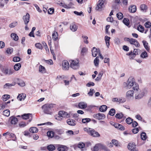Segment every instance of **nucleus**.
<instances>
[{"label":"nucleus","instance_id":"473e14b6","mask_svg":"<svg viewBox=\"0 0 151 151\" xmlns=\"http://www.w3.org/2000/svg\"><path fill=\"white\" fill-rule=\"evenodd\" d=\"M140 57L142 58H146L148 57V55L147 52L145 51L142 52L141 55Z\"/></svg>","mask_w":151,"mask_h":151},{"label":"nucleus","instance_id":"5701e85b","mask_svg":"<svg viewBox=\"0 0 151 151\" xmlns=\"http://www.w3.org/2000/svg\"><path fill=\"white\" fill-rule=\"evenodd\" d=\"M32 114H24L22 115V119H27L29 118L30 117H32Z\"/></svg>","mask_w":151,"mask_h":151},{"label":"nucleus","instance_id":"3c124183","mask_svg":"<svg viewBox=\"0 0 151 151\" xmlns=\"http://www.w3.org/2000/svg\"><path fill=\"white\" fill-rule=\"evenodd\" d=\"M35 46L37 48L40 50H42L43 48L42 45L40 43H36Z\"/></svg>","mask_w":151,"mask_h":151},{"label":"nucleus","instance_id":"5fc2aeb1","mask_svg":"<svg viewBox=\"0 0 151 151\" xmlns=\"http://www.w3.org/2000/svg\"><path fill=\"white\" fill-rule=\"evenodd\" d=\"M20 60V58L19 57H14L13 58V61L14 62H18Z\"/></svg>","mask_w":151,"mask_h":151},{"label":"nucleus","instance_id":"9d476101","mask_svg":"<svg viewBox=\"0 0 151 151\" xmlns=\"http://www.w3.org/2000/svg\"><path fill=\"white\" fill-rule=\"evenodd\" d=\"M105 146L102 144L98 143L96 144L95 146L92 148V151H98L99 149H104Z\"/></svg>","mask_w":151,"mask_h":151},{"label":"nucleus","instance_id":"6e6d98bb","mask_svg":"<svg viewBox=\"0 0 151 151\" xmlns=\"http://www.w3.org/2000/svg\"><path fill=\"white\" fill-rule=\"evenodd\" d=\"M66 77L64 76V75L62 76H60L59 75L57 76V79H58L59 80H62V79H66Z\"/></svg>","mask_w":151,"mask_h":151},{"label":"nucleus","instance_id":"2eb2a0df","mask_svg":"<svg viewBox=\"0 0 151 151\" xmlns=\"http://www.w3.org/2000/svg\"><path fill=\"white\" fill-rule=\"evenodd\" d=\"M23 19L25 24H28L29 21V15L28 13L26 14L25 16L23 17Z\"/></svg>","mask_w":151,"mask_h":151},{"label":"nucleus","instance_id":"a19ab883","mask_svg":"<svg viewBox=\"0 0 151 151\" xmlns=\"http://www.w3.org/2000/svg\"><path fill=\"white\" fill-rule=\"evenodd\" d=\"M141 138L142 140H145L147 138L146 134L145 132H142L141 134Z\"/></svg>","mask_w":151,"mask_h":151},{"label":"nucleus","instance_id":"bf43d9fd","mask_svg":"<svg viewBox=\"0 0 151 151\" xmlns=\"http://www.w3.org/2000/svg\"><path fill=\"white\" fill-rule=\"evenodd\" d=\"M17 22H13L9 25L10 27H14L17 25Z\"/></svg>","mask_w":151,"mask_h":151},{"label":"nucleus","instance_id":"774afa93","mask_svg":"<svg viewBox=\"0 0 151 151\" xmlns=\"http://www.w3.org/2000/svg\"><path fill=\"white\" fill-rule=\"evenodd\" d=\"M52 38H58V35L57 32H54L52 34Z\"/></svg>","mask_w":151,"mask_h":151},{"label":"nucleus","instance_id":"6e6552de","mask_svg":"<svg viewBox=\"0 0 151 151\" xmlns=\"http://www.w3.org/2000/svg\"><path fill=\"white\" fill-rule=\"evenodd\" d=\"M124 40L129 42L132 45H134L136 47L139 46V43L137 40L134 38H124Z\"/></svg>","mask_w":151,"mask_h":151},{"label":"nucleus","instance_id":"49530a36","mask_svg":"<svg viewBox=\"0 0 151 151\" xmlns=\"http://www.w3.org/2000/svg\"><path fill=\"white\" fill-rule=\"evenodd\" d=\"M95 92V91L94 89L91 88L90 90V91L88 93V95L90 96H92L93 94Z\"/></svg>","mask_w":151,"mask_h":151},{"label":"nucleus","instance_id":"0eeeda50","mask_svg":"<svg viewBox=\"0 0 151 151\" xmlns=\"http://www.w3.org/2000/svg\"><path fill=\"white\" fill-rule=\"evenodd\" d=\"M124 40L129 42L132 45H134L136 47L139 46V43L137 40L134 38H124Z\"/></svg>","mask_w":151,"mask_h":151},{"label":"nucleus","instance_id":"dca6fc26","mask_svg":"<svg viewBox=\"0 0 151 151\" xmlns=\"http://www.w3.org/2000/svg\"><path fill=\"white\" fill-rule=\"evenodd\" d=\"M92 55L93 57H96L98 53L99 54L100 52V50L99 49H97L95 47H94L91 50Z\"/></svg>","mask_w":151,"mask_h":151},{"label":"nucleus","instance_id":"b1692460","mask_svg":"<svg viewBox=\"0 0 151 151\" xmlns=\"http://www.w3.org/2000/svg\"><path fill=\"white\" fill-rule=\"evenodd\" d=\"M39 71L42 73H46V69L45 67L40 65L39 68Z\"/></svg>","mask_w":151,"mask_h":151},{"label":"nucleus","instance_id":"e433bc0d","mask_svg":"<svg viewBox=\"0 0 151 151\" xmlns=\"http://www.w3.org/2000/svg\"><path fill=\"white\" fill-rule=\"evenodd\" d=\"M124 115L122 113H117L115 115V117L118 119H121L123 117Z\"/></svg>","mask_w":151,"mask_h":151},{"label":"nucleus","instance_id":"39448f33","mask_svg":"<svg viewBox=\"0 0 151 151\" xmlns=\"http://www.w3.org/2000/svg\"><path fill=\"white\" fill-rule=\"evenodd\" d=\"M134 98L136 99H139L143 97L145 95V93L143 90L140 89L137 91H135Z\"/></svg>","mask_w":151,"mask_h":151},{"label":"nucleus","instance_id":"c756f323","mask_svg":"<svg viewBox=\"0 0 151 151\" xmlns=\"http://www.w3.org/2000/svg\"><path fill=\"white\" fill-rule=\"evenodd\" d=\"M21 66V65L20 63H17L14 66V69L15 70L18 71L20 68Z\"/></svg>","mask_w":151,"mask_h":151},{"label":"nucleus","instance_id":"c9c22d12","mask_svg":"<svg viewBox=\"0 0 151 151\" xmlns=\"http://www.w3.org/2000/svg\"><path fill=\"white\" fill-rule=\"evenodd\" d=\"M67 147L63 145H61L59 147L58 150L59 151H65Z\"/></svg>","mask_w":151,"mask_h":151},{"label":"nucleus","instance_id":"de8ad7c7","mask_svg":"<svg viewBox=\"0 0 151 151\" xmlns=\"http://www.w3.org/2000/svg\"><path fill=\"white\" fill-rule=\"evenodd\" d=\"M133 120L131 118L129 117L126 120V123L128 124H130L132 122Z\"/></svg>","mask_w":151,"mask_h":151},{"label":"nucleus","instance_id":"e2e57ef3","mask_svg":"<svg viewBox=\"0 0 151 151\" xmlns=\"http://www.w3.org/2000/svg\"><path fill=\"white\" fill-rule=\"evenodd\" d=\"M6 105V103H5L0 104V110L4 109L5 108Z\"/></svg>","mask_w":151,"mask_h":151},{"label":"nucleus","instance_id":"1a4fd4ad","mask_svg":"<svg viewBox=\"0 0 151 151\" xmlns=\"http://www.w3.org/2000/svg\"><path fill=\"white\" fill-rule=\"evenodd\" d=\"M127 148L130 151H138V149L136 147L135 144L134 142L129 143L127 146Z\"/></svg>","mask_w":151,"mask_h":151},{"label":"nucleus","instance_id":"7ed1b4c3","mask_svg":"<svg viewBox=\"0 0 151 151\" xmlns=\"http://www.w3.org/2000/svg\"><path fill=\"white\" fill-rule=\"evenodd\" d=\"M1 70L5 75H11L14 72V70L11 68H1Z\"/></svg>","mask_w":151,"mask_h":151},{"label":"nucleus","instance_id":"4d7b16f0","mask_svg":"<svg viewBox=\"0 0 151 151\" xmlns=\"http://www.w3.org/2000/svg\"><path fill=\"white\" fill-rule=\"evenodd\" d=\"M54 9L53 8H50L47 11L48 14H52L54 12Z\"/></svg>","mask_w":151,"mask_h":151},{"label":"nucleus","instance_id":"4c0bfd02","mask_svg":"<svg viewBox=\"0 0 151 151\" xmlns=\"http://www.w3.org/2000/svg\"><path fill=\"white\" fill-rule=\"evenodd\" d=\"M99 57H96L94 60V63L96 66H97L99 64Z\"/></svg>","mask_w":151,"mask_h":151},{"label":"nucleus","instance_id":"8fccbe9b","mask_svg":"<svg viewBox=\"0 0 151 151\" xmlns=\"http://www.w3.org/2000/svg\"><path fill=\"white\" fill-rule=\"evenodd\" d=\"M91 121V119L88 118H86L82 119V122L83 123H87Z\"/></svg>","mask_w":151,"mask_h":151},{"label":"nucleus","instance_id":"79ce46f5","mask_svg":"<svg viewBox=\"0 0 151 151\" xmlns=\"http://www.w3.org/2000/svg\"><path fill=\"white\" fill-rule=\"evenodd\" d=\"M3 114L7 116H9L10 112V111L9 109H7L4 110L3 111Z\"/></svg>","mask_w":151,"mask_h":151},{"label":"nucleus","instance_id":"aec40b11","mask_svg":"<svg viewBox=\"0 0 151 151\" xmlns=\"http://www.w3.org/2000/svg\"><path fill=\"white\" fill-rule=\"evenodd\" d=\"M77 29V26L75 23H73L70 25V29L73 32L76 31Z\"/></svg>","mask_w":151,"mask_h":151},{"label":"nucleus","instance_id":"338daca9","mask_svg":"<svg viewBox=\"0 0 151 151\" xmlns=\"http://www.w3.org/2000/svg\"><path fill=\"white\" fill-rule=\"evenodd\" d=\"M45 62L49 65H52L53 63L52 60L51 59L46 60Z\"/></svg>","mask_w":151,"mask_h":151},{"label":"nucleus","instance_id":"f704fd0d","mask_svg":"<svg viewBox=\"0 0 151 151\" xmlns=\"http://www.w3.org/2000/svg\"><path fill=\"white\" fill-rule=\"evenodd\" d=\"M140 9L141 10L145 12L147 9V7L146 5L144 4H142L140 5Z\"/></svg>","mask_w":151,"mask_h":151},{"label":"nucleus","instance_id":"69168bd1","mask_svg":"<svg viewBox=\"0 0 151 151\" xmlns=\"http://www.w3.org/2000/svg\"><path fill=\"white\" fill-rule=\"evenodd\" d=\"M139 130L138 128H135L132 129V131L134 134H136L139 132Z\"/></svg>","mask_w":151,"mask_h":151},{"label":"nucleus","instance_id":"c85d7f7f","mask_svg":"<svg viewBox=\"0 0 151 151\" xmlns=\"http://www.w3.org/2000/svg\"><path fill=\"white\" fill-rule=\"evenodd\" d=\"M132 86L133 89L134 90V92L140 90L139 88L138 85L135 82V83H134Z\"/></svg>","mask_w":151,"mask_h":151},{"label":"nucleus","instance_id":"7c9ffc66","mask_svg":"<svg viewBox=\"0 0 151 151\" xmlns=\"http://www.w3.org/2000/svg\"><path fill=\"white\" fill-rule=\"evenodd\" d=\"M111 142L116 147H118L120 146L119 143L117 140L115 139H113L111 140Z\"/></svg>","mask_w":151,"mask_h":151},{"label":"nucleus","instance_id":"f257e3e1","mask_svg":"<svg viewBox=\"0 0 151 151\" xmlns=\"http://www.w3.org/2000/svg\"><path fill=\"white\" fill-rule=\"evenodd\" d=\"M54 104H45L42 106L44 113L45 114H51L52 109L53 108Z\"/></svg>","mask_w":151,"mask_h":151},{"label":"nucleus","instance_id":"412c9836","mask_svg":"<svg viewBox=\"0 0 151 151\" xmlns=\"http://www.w3.org/2000/svg\"><path fill=\"white\" fill-rule=\"evenodd\" d=\"M26 97V94L24 93H22L19 95L17 96V99L21 101L22 100H24Z\"/></svg>","mask_w":151,"mask_h":151},{"label":"nucleus","instance_id":"13d9d810","mask_svg":"<svg viewBox=\"0 0 151 151\" xmlns=\"http://www.w3.org/2000/svg\"><path fill=\"white\" fill-rule=\"evenodd\" d=\"M105 41L106 42V45L108 48L109 47V46L110 45L109 44V39L110 38H105Z\"/></svg>","mask_w":151,"mask_h":151},{"label":"nucleus","instance_id":"603ef678","mask_svg":"<svg viewBox=\"0 0 151 151\" xmlns=\"http://www.w3.org/2000/svg\"><path fill=\"white\" fill-rule=\"evenodd\" d=\"M13 50L12 48H7L6 52L7 54H11L13 52Z\"/></svg>","mask_w":151,"mask_h":151},{"label":"nucleus","instance_id":"a878e982","mask_svg":"<svg viewBox=\"0 0 151 151\" xmlns=\"http://www.w3.org/2000/svg\"><path fill=\"white\" fill-rule=\"evenodd\" d=\"M107 109V106L105 105H102L99 108V110L102 112H104L106 111Z\"/></svg>","mask_w":151,"mask_h":151},{"label":"nucleus","instance_id":"20e7f679","mask_svg":"<svg viewBox=\"0 0 151 151\" xmlns=\"http://www.w3.org/2000/svg\"><path fill=\"white\" fill-rule=\"evenodd\" d=\"M59 116L56 118L59 120H62L63 117L68 118L69 117V114L66 112L64 111H60L58 113Z\"/></svg>","mask_w":151,"mask_h":151},{"label":"nucleus","instance_id":"f3484780","mask_svg":"<svg viewBox=\"0 0 151 151\" xmlns=\"http://www.w3.org/2000/svg\"><path fill=\"white\" fill-rule=\"evenodd\" d=\"M134 92L133 90H129L127 91L126 93V97L128 99L133 98V95Z\"/></svg>","mask_w":151,"mask_h":151},{"label":"nucleus","instance_id":"c03bdc74","mask_svg":"<svg viewBox=\"0 0 151 151\" xmlns=\"http://www.w3.org/2000/svg\"><path fill=\"white\" fill-rule=\"evenodd\" d=\"M123 22L127 26H128L129 25V20L128 19L125 18H124L123 20Z\"/></svg>","mask_w":151,"mask_h":151},{"label":"nucleus","instance_id":"0e129e2a","mask_svg":"<svg viewBox=\"0 0 151 151\" xmlns=\"http://www.w3.org/2000/svg\"><path fill=\"white\" fill-rule=\"evenodd\" d=\"M85 146V144L83 143H80L78 145V147L80 148H82Z\"/></svg>","mask_w":151,"mask_h":151},{"label":"nucleus","instance_id":"a211bd4d","mask_svg":"<svg viewBox=\"0 0 151 151\" xmlns=\"http://www.w3.org/2000/svg\"><path fill=\"white\" fill-rule=\"evenodd\" d=\"M9 119L11 121V124H12L15 125L16 124L18 121L17 118L13 116L10 117Z\"/></svg>","mask_w":151,"mask_h":151},{"label":"nucleus","instance_id":"4468645a","mask_svg":"<svg viewBox=\"0 0 151 151\" xmlns=\"http://www.w3.org/2000/svg\"><path fill=\"white\" fill-rule=\"evenodd\" d=\"M69 67L68 62L66 60H64L62 62V68L64 70H68Z\"/></svg>","mask_w":151,"mask_h":151},{"label":"nucleus","instance_id":"6ab92c4d","mask_svg":"<svg viewBox=\"0 0 151 151\" xmlns=\"http://www.w3.org/2000/svg\"><path fill=\"white\" fill-rule=\"evenodd\" d=\"M67 123L68 124L71 126H75L76 125V121L71 119H68L67 120Z\"/></svg>","mask_w":151,"mask_h":151},{"label":"nucleus","instance_id":"393cba45","mask_svg":"<svg viewBox=\"0 0 151 151\" xmlns=\"http://www.w3.org/2000/svg\"><path fill=\"white\" fill-rule=\"evenodd\" d=\"M142 42L145 49L147 51H149L150 49V47L148 46V43L145 40H143Z\"/></svg>","mask_w":151,"mask_h":151},{"label":"nucleus","instance_id":"2f4dec72","mask_svg":"<svg viewBox=\"0 0 151 151\" xmlns=\"http://www.w3.org/2000/svg\"><path fill=\"white\" fill-rule=\"evenodd\" d=\"M47 148L49 151H52L55 149V147L53 145H50L47 146Z\"/></svg>","mask_w":151,"mask_h":151},{"label":"nucleus","instance_id":"09e8293b","mask_svg":"<svg viewBox=\"0 0 151 151\" xmlns=\"http://www.w3.org/2000/svg\"><path fill=\"white\" fill-rule=\"evenodd\" d=\"M116 16L119 19H122L123 17V14L121 12H119L117 14Z\"/></svg>","mask_w":151,"mask_h":151},{"label":"nucleus","instance_id":"58836bf2","mask_svg":"<svg viewBox=\"0 0 151 151\" xmlns=\"http://www.w3.org/2000/svg\"><path fill=\"white\" fill-rule=\"evenodd\" d=\"M10 96L9 95L5 94L2 96V99L4 101H6L10 98Z\"/></svg>","mask_w":151,"mask_h":151},{"label":"nucleus","instance_id":"864d4df0","mask_svg":"<svg viewBox=\"0 0 151 151\" xmlns=\"http://www.w3.org/2000/svg\"><path fill=\"white\" fill-rule=\"evenodd\" d=\"M14 85L12 84H10L9 83H6L4 86V88H9L12 86Z\"/></svg>","mask_w":151,"mask_h":151},{"label":"nucleus","instance_id":"052dcab7","mask_svg":"<svg viewBox=\"0 0 151 151\" xmlns=\"http://www.w3.org/2000/svg\"><path fill=\"white\" fill-rule=\"evenodd\" d=\"M145 25L146 28H149L151 26V23L150 22H147L145 23Z\"/></svg>","mask_w":151,"mask_h":151},{"label":"nucleus","instance_id":"37998d69","mask_svg":"<svg viewBox=\"0 0 151 151\" xmlns=\"http://www.w3.org/2000/svg\"><path fill=\"white\" fill-rule=\"evenodd\" d=\"M137 30L141 32H143L144 31V27L140 25H139L137 27Z\"/></svg>","mask_w":151,"mask_h":151},{"label":"nucleus","instance_id":"ea45409f","mask_svg":"<svg viewBox=\"0 0 151 151\" xmlns=\"http://www.w3.org/2000/svg\"><path fill=\"white\" fill-rule=\"evenodd\" d=\"M115 113V110L114 109H111L109 112V114L111 116H113Z\"/></svg>","mask_w":151,"mask_h":151},{"label":"nucleus","instance_id":"72a5a7b5","mask_svg":"<svg viewBox=\"0 0 151 151\" xmlns=\"http://www.w3.org/2000/svg\"><path fill=\"white\" fill-rule=\"evenodd\" d=\"M126 55H127L129 56V58L130 59H133V58L136 56L133 53L132 51H131L129 53L127 54Z\"/></svg>","mask_w":151,"mask_h":151},{"label":"nucleus","instance_id":"cd10ccee","mask_svg":"<svg viewBox=\"0 0 151 151\" xmlns=\"http://www.w3.org/2000/svg\"><path fill=\"white\" fill-rule=\"evenodd\" d=\"M29 131L32 133H36L38 132V129L35 127H33L29 129Z\"/></svg>","mask_w":151,"mask_h":151},{"label":"nucleus","instance_id":"a18cd8bd","mask_svg":"<svg viewBox=\"0 0 151 151\" xmlns=\"http://www.w3.org/2000/svg\"><path fill=\"white\" fill-rule=\"evenodd\" d=\"M10 138L12 139V140L14 141H15L16 139V137L15 135L13 133H9V135Z\"/></svg>","mask_w":151,"mask_h":151},{"label":"nucleus","instance_id":"f8f14e48","mask_svg":"<svg viewBox=\"0 0 151 151\" xmlns=\"http://www.w3.org/2000/svg\"><path fill=\"white\" fill-rule=\"evenodd\" d=\"M89 134H90L91 136L94 137H99L100 136L99 134L96 131L93 129H91V130H89Z\"/></svg>","mask_w":151,"mask_h":151},{"label":"nucleus","instance_id":"f03ea898","mask_svg":"<svg viewBox=\"0 0 151 151\" xmlns=\"http://www.w3.org/2000/svg\"><path fill=\"white\" fill-rule=\"evenodd\" d=\"M135 83L134 79L132 77H130L127 82L124 83V86L126 89H130L133 86Z\"/></svg>","mask_w":151,"mask_h":151},{"label":"nucleus","instance_id":"ddd939ff","mask_svg":"<svg viewBox=\"0 0 151 151\" xmlns=\"http://www.w3.org/2000/svg\"><path fill=\"white\" fill-rule=\"evenodd\" d=\"M105 0H99L98 3L97 4L96 9L97 11H100V9L102 7V6L104 4Z\"/></svg>","mask_w":151,"mask_h":151},{"label":"nucleus","instance_id":"680f3d73","mask_svg":"<svg viewBox=\"0 0 151 151\" xmlns=\"http://www.w3.org/2000/svg\"><path fill=\"white\" fill-rule=\"evenodd\" d=\"M47 135L49 137H52L53 136V132L52 131H49L47 132Z\"/></svg>","mask_w":151,"mask_h":151},{"label":"nucleus","instance_id":"bb28decb","mask_svg":"<svg viewBox=\"0 0 151 151\" xmlns=\"http://www.w3.org/2000/svg\"><path fill=\"white\" fill-rule=\"evenodd\" d=\"M78 106L79 108L82 109H85L87 107V104L84 102H80L78 104Z\"/></svg>","mask_w":151,"mask_h":151},{"label":"nucleus","instance_id":"9b49d317","mask_svg":"<svg viewBox=\"0 0 151 151\" xmlns=\"http://www.w3.org/2000/svg\"><path fill=\"white\" fill-rule=\"evenodd\" d=\"M93 117L98 120H101L104 119L105 118L106 116L104 114L99 113L94 114Z\"/></svg>","mask_w":151,"mask_h":151},{"label":"nucleus","instance_id":"4be33fe9","mask_svg":"<svg viewBox=\"0 0 151 151\" xmlns=\"http://www.w3.org/2000/svg\"><path fill=\"white\" fill-rule=\"evenodd\" d=\"M129 11L130 12L134 13L137 10V8L135 5L131 6L128 9Z\"/></svg>","mask_w":151,"mask_h":151},{"label":"nucleus","instance_id":"423d86ee","mask_svg":"<svg viewBox=\"0 0 151 151\" xmlns=\"http://www.w3.org/2000/svg\"><path fill=\"white\" fill-rule=\"evenodd\" d=\"M79 60H72L70 64V67L74 70L78 69L79 67Z\"/></svg>","mask_w":151,"mask_h":151}]
</instances>
